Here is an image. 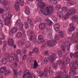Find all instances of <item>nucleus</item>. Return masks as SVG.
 <instances>
[{"mask_svg": "<svg viewBox=\"0 0 78 78\" xmlns=\"http://www.w3.org/2000/svg\"><path fill=\"white\" fill-rule=\"evenodd\" d=\"M3 9L4 11H6L9 10L8 7H4V8H3Z\"/></svg>", "mask_w": 78, "mask_h": 78, "instance_id": "47", "label": "nucleus"}, {"mask_svg": "<svg viewBox=\"0 0 78 78\" xmlns=\"http://www.w3.org/2000/svg\"><path fill=\"white\" fill-rule=\"evenodd\" d=\"M6 44H4L2 48V50H6Z\"/></svg>", "mask_w": 78, "mask_h": 78, "instance_id": "58", "label": "nucleus"}, {"mask_svg": "<svg viewBox=\"0 0 78 78\" xmlns=\"http://www.w3.org/2000/svg\"><path fill=\"white\" fill-rule=\"evenodd\" d=\"M24 25L25 28H28L29 25H28V24L27 22H25L24 23Z\"/></svg>", "mask_w": 78, "mask_h": 78, "instance_id": "46", "label": "nucleus"}, {"mask_svg": "<svg viewBox=\"0 0 78 78\" xmlns=\"http://www.w3.org/2000/svg\"><path fill=\"white\" fill-rule=\"evenodd\" d=\"M55 38L56 41H58V40H59V36H58V35H55Z\"/></svg>", "mask_w": 78, "mask_h": 78, "instance_id": "50", "label": "nucleus"}, {"mask_svg": "<svg viewBox=\"0 0 78 78\" xmlns=\"http://www.w3.org/2000/svg\"><path fill=\"white\" fill-rule=\"evenodd\" d=\"M25 45L26 47H30L31 46V43L29 41H27L26 42Z\"/></svg>", "mask_w": 78, "mask_h": 78, "instance_id": "28", "label": "nucleus"}, {"mask_svg": "<svg viewBox=\"0 0 78 78\" xmlns=\"http://www.w3.org/2000/svg\"><path fill=\"white\" fill-rule=\"evenodd\" d=\"M4 73H5V75H6L7 76H8V75H9V74L10 73L9 71H5V72Z\"/></svg>", "mask_w": 78, "mask_h": 78, "instance_id": "52", "label": "nucleus"}, {"mask_svg": "<svg viewBox=\"0 0 78 78\" xmlns=\"http://www.w3.org/2000/svg\"><path fill=\"white\" fill-rule=\"evenodd\" d=\"M48 62V58H46L44 59V64H47Z\"/></svg>", "mask_w": 78, "mask_h": 78, "instance_id": "33", "label": "nucleus"}, {"mask_svg": "<svg viewBox=\"0 0 78 78\" xmlns=\"http://www.w3.org/2000/svg\"><path fill=\"white\" fill-rule=\"evenodd\" d=\"M17 3L18 5H20L21 6H23L24 5V2H23V0H17Z\"/></svg>", "mask_w": 78, "mask_h": 78, "instance_id": "17", "label": "nucleus"}, {"mask_svg": "<svg viewBox=\"0 0 78 78\" xmlns=\"http://www.w3.org/2000/svg\"><path fill=\"white\" fill-rule=\"evenodd\" d=\"M25 73L23 76V78H32V77L29 76L28 75H30V72L28 70H26L24 71Z\"/></svg>", "mask_w": 78, "mask_h": 78, "instance_id": "9", "label": "nucleus"}, {"mask_svg": "<svg viewBox=\"0 0 78 78\" xmlns=\"http://www.w3.org/2000/svg\"><path fill=\"white\" fill-rule=\"evenodd\" d=\"M42 42L43 44H44V45H45V44H46L47 42V40H44L42 41L41 42H39V43H41Z\"/></svg>", "mask_w": 78, "mask_h": 78, "instance_id": "53", "label": "nucleus"}, {"mask_svg": "<svg viewBox=\"0 0 78 78\" xmlns=\"http://www.w3.org/2000/svg\"><path fill=\"white\" fill-rule=\"evenodd\" d=\"M37 72L38 73H39L40 76H44L47 77L48 75V72L50 75H51L54 72L53 69H51V67H49L48 68H46L44 69V73H43V71H41V69H39L37 70Z\"/></svg>", "mask_w": 78, "mask_h": 78, "instance_id": "2", "label": "nucleus"}, {"mask_svg": "<svg viewBox=\"0 0 78 78\" xmlns=\"http://www.w3.org/2000/svg\"><path fill=\"white\" fill-rule=\"evenodd\" d=\"M7 19H9V20H10L11 19V17H12V15L8 14V15H7Z\"/></svg>", "mask_w": 78, "mask_h": 78, "instance_id": "43", "label": "nucleus"}, {"mask_svg": "<svg viewBox=\"0 0 78 78\" xmlns=\"http://www.w3.org/2000/svg\"><path fill=\"white\" fill-rule=\"evenodd\" d=\"M0 2L2 5H3L4 6H7L8 5V1L5 0H0Z\"/></svg>", "mask_w": 78, "mask_h": 78, "instance_id": "16", "label": "nucleus"}, {"mask_svg": "<svg viewBox=\"0 0 78 78\" xmlns=\"http://www.w3.org/2000/svg\"><path fill=\"white\" fill-rule=\"evenodd\" d=\"M33 66L34 69H36L37 68L38 65L37 63V61H36V60H35L34 61Z\"/></svg>", "mask_w": 78, "mask_h": 78, "instance_id": "23", "label": "nucleus"}, {"mask_svg": "<svg viewBox=\"0 0 78 78\" xmlns=\"http://www.w3.org/2000/svg\"><path fill=\"white\" fill-rule=\"evenodd\" d=\"M55 27L56 28L59 27V24H56L54 26V28H55Z\"/></svg>", "mask_w": 78, "mask_h": 78, "instance_id": "62", "label": "nucleus"}, {"mask_svg": "<svg viewBox=\"0 0 78 78\" xmlns=\"http://www.w3.org/2000/svg\"><path fill=\"white\" fill-rule=\"evenodd\" d=\"M74 56L75 57H76V58H77V57H78V52H77L76 53H75L74 55Z\"/></svg>", "mask_w": 78, "mask_h": 78, "instance_id": "64", "label": "nucleus"}, {"mask_svg": "<svg viewBox=\"0 0 78 78\" xmlns=\"http://www.w3.org/2000/svg\"><path fill=\"white\" fill-rule=\"evenodd\" d=\"M25 13L26 14H30V9L28 8H26V10H25Z\"/></svg>", "mask_w": 78, "mask_h": 78, "instance_id": "25", "label": "nucleus"}, {"mask_svg": "<svg viewBox=\"0 0 78 78\" xmlns=\"http://www.w3.org/2000/svg\"><path fill=\"white\" fill-rule=\"evenodd\" d=\"M57 64H61V65H64V62H62V61L61 59L58 60L57 61Z\"/></svg>", "mask_w": 78, "mask_h": 78, "instance_id": "31", "label": "nucleus"}, {"mask_svg": "<svg viewBox=\"0 0 78 78\" xmlns=\"http://www.w3.org/2000/svg\"><path fill=\"white\" fill-rule=\"evenodd\" d=\"M2 64H5L7 63V62L6 61V59H3L2 61Z\"/></svg>", "mask_w": 78, "mask_h": 78, "instance_id": "42", "label": "nucleus"}, {"mask_svg": "<svg viewBox=\"0 0 78 78\" xmlns=\"http://www.w3.org/2000/svg\"><path fill=\"white\" fill-rule=\"evenodd\" d=\"M18 44L19 46L21 47L23 46V45L24 44V42L22 41H19L18 42Z\"/></svg>", "mask_w": 78, "mask_h": 78, "instance_id": "38", "label": "nucleus"}, {"mask_svg": "<svg viewBox=\"0 0 78 78\" xmlns=\"http://www.w3.org/2000/svg\"><path fill=\"white\" fill-rule=\"evenodd\" d=\"M55 8L57 10H59L61 9V5H57L55 7Z\"/></svg>", "mask_w": 78, "mask_h": 78, "instance_id": "40", "label": "nucleus"}, {"mask_svg": "<svg viewBox=\"0 0 78 78\" xmlns=\"http://www.w3.org/2000/svg\"><path fill=\"white\" fill-rule=\"evenodd\" d=\"M34 33V32L33 31H32L30 30H28L27 31V36L30 37V41L34 39V36L32 35Z\"/></svg>", "mask_w": 78, "mask_h": 78, "instance_id": "5", "label": "nucleus"}, {"mask_svg": "<svg viewBox=\"0 0 78 78\" xmlns=\"http://www.w3.org/2000/svg\"><path fill=\"white\" fill-rule=\"evenodd\" d=\"M64 44L65 47H67V50L68 51H70V45H72V43L69 41H66L64 42Z\"/></svg>", "mask_w": 78, "mask_h": 78, "instance_id": "7", "label": "nucleus"}, {"mask_svg": "<svg viewBox=\"0 0 78 78\" xmlns=\"http://www.w3.org/2000/svg\"><path fill=\"white\" fill-rule=\"evenodd\" d=\"M61 50L64 52H66V48L64 46H62L61 47Z\"/></svg>", "mask_w": 78, "mask_h": 78, "instance_id": "48", "label": "nucleus"}, {"mask_svg": "<svg viewBox=\"0 0 78 78\" xmlns=\"http://www.w3.org/2000/svg\"><path fill=\"white\" fill-rule=\"evenodd\" d=\"M52 67L55 69H57V67H58V66L57 65H55V64H54L52 65Z\"/></svg>", "mask_w": 78, "mask_h": 78, "instance_id": "59", "label": "nucleus"}, {"mask_svg": "<svg viewBox=\"0 0 78 78\" xmlns=\"http://www.w3.org/2000/svg\"><path fill=\"white\" fill-rule=\"evenodd\" d=\"M48 37L49 38V39L50 38H52L53 37L52 36V35L51 34H49V35H48Z\"/></svg>", "mask_w": 78, "mask_h": 78, "instance_id": "60", "label": "nucleus"}, {"mask_svg": "<svg viewBox=\"0 0 78 78\" xmlns=\"http://www.w3.org/2000/svg\"><path fill=\"white\" fill-rule=\"evenodd\" d=\"M75 27L72 26V27H70L69 28V31H74V30H75Z\"/></svg>", "mask_w": 78, "mask_h": 78, "instance_id": "39", "label": "nucleus"}, {"mask_svg": "<svg viewBox=\"0 0 78 78\" xmlns=\"http://www.w3.org/2000/svg\"><path fill=\"white\" fill-rule=\"evenodd\" d=\"M4 37V35L2 33H0V39H2Z\"/></svg>", "mask_w": 78, "mask_h": 78, "instance_id": "54", "label": "nucleus"}, {"mask_svg": "<svg viewBox=\"0 0 78 78\" xmlns=\"http://www.w3.org/2000/svg\"><path fill=\"white\" fill-rule=\"evenodd\" d=\"M18 29L17 27H14L12 29V33H15L17 31Z\"/></svg>", "mask_w": 78, "mask_h": 78, "instance_id": "30", "label": "nucleus"}, {"mask_svg": "<svg viewBox=\"0 0 78 78\" xmlns=\"http://www.w3.org/2000/svg\"><path fill=\"white\" fill-rule=\"evenodd\" d=\"M45 23L47 25H52V21L50 20L48 18H46L44 20Z\"/></svg>", "mask_w": 78, "mask_h": 78, "instance_id": "10", "label": "nucleus"}, {"mask_svg": "<svg viewBox=\"0 0 78 78\" xmlns=\"http://www.w3.org/2000/svg\"><path fill=\"white\" fill-rule=\"evenodd\" d=\"M4 22L5 25H9V24H10L11 20H9V19L6 18L4 20Z\"/></svg>", "mask_w": 78, "mask_h": 78, "instance_id": "15", "label": "nucleus"}, {"mask_svg": "<svg viewBox=\"0 0 78 78\" xmlns=\"http://www.w3.org/2000/svg\"><path fill=\"white\" fill-rule=\"evenodd\" d=\"M8 44L11 47L14 45V40L12 38H9L8 41Z\"/></svg>", "mask_w": 78, "mask_h": 78, "instance_id": "11", "label": "nucleus"}, {"mask_svg": "<svg viewBox=\"0 0 78 78\" xmlns=\"http://www.w3.org/2000/svg\"><path fill=\"white\" fill-rule=\"evenodd\" d=\"M44 55H47L48 56V55H49V51H46L44 52L43 53Z\"/></svg>", "mask_w": 78, "mask_h": 78, "instance_id": "51", "label": "nucleus"}, {"mask_svg": "<svg viewBox=\"0 0 78 78\" xmlns=\"http://www.w3.org/2000/svg\"><path fill=\"white\" fill-rule=\"evenodd\" d=\"M3 27V22L1 20H0V28Z\"/></svg>", "mask_w": 78, "mask_h": 78, "instance_id": "57", "label": "nucleus"}, {"mask_svg": "<svg viewBox=\"0 0 78 78\" xmlns=\"http://www.w3.org/2000/svg\"><path fill=\"white\" fill-rule=\"evenodd\" d=\"M6 71V67H2L0 69V73H4Z\"/></svg>", "mask_w": 78, "mask_h": 78, "instance_id": "12", "label": "nucleus"}, {"mask_svg": "<svg viewBox=\"0 0 78 78\" xmlns=\"http://www.w3.org/2000/svg\"><path fill=\"white\" fill-rule=\"evenodd\" d=\"M38 7H40V11L45 16H48L53 13V8H54L53 6H48L44 9V7L45 6V3L43 2L39 3L38 4Z\"/></svg>", "mask_w": 78, "mask_h": 78, "instance_id": "1", "label": "nucleus"}, {"mask_svg": "<svg viewBox=\"0 0 78 78\" xmlns=\"http://www.w3.org/2000/svg\"><path fill=\"white\" fill-rule=\"evenodd\" d=\"M19 5L17 3H16L15 5V8L16 11H19L20 10V7L19 6Z\"/></svg>", "mask_w": 78, "mask_h": 78, "instance_id": "20", "label": "nucleus"}, {"mask_svg": "<svg viewBox=\"0 0 78 78\" xmlns=\"http://www.w3.org/2000/svg\"><path fill=\"white\" fill-rule=\"evenodd\" d=\"M33 51L34 54H37L39 51V49L37 48H34L33 49Z\"/></svg>", "mask_w": 78, "mask_h": 78, "instance_id": "24", "label": "nucleus"}, {"mask_svg": "<svg viewBox=\"0 0 78 78\" xmlns=\"http://www.w3.org/2000/svg\"><path fill=\"white\" fill-rule=\"evenodd\" d=\"M20 23H21V21L20 20H17L16 23V27H19L20 25Z\"/></svg>", "mask_w": 78, "mask_h": 78, "instance_id": "32", "label": "nucleus"}, {"mask_svg": "<svg viewBox=\"0 0 78 78\" xmlns=\"http://www.w3.org/2000/svg\"><path fill=\"white\" fill-rule=\"evenodd\" d=\"M70 59L69 57H67L66 59V64H68L70 62Z\"/></svg>", "mask_w": 78, "mask_h": 78, "instance_id": "36", "label": "nucleus"}, {"mask_svg": "<svg viewBox=\"0 0 78 78\" xmlns=\"http://www.w3.org/2000/svg\"><path fill=\"white\" fill-rule=\"evenodd\" d=\"M58 35L60 37H61V38H62V37H64V32L60 31H59L58 33Z\"/></svg>", "mask_w": 78, "mask_h": 78, "instance_id": "22", "label": "nucleus"}, {"mask_svg": "<svg viewBox=\"0 0 78 78\" xmlns=\"http://www.w3.org/2000/svg\"><path fill=\"white\" fill-rule=\"evenodd\" d=\"M38 42H42V41H43V38H42V36L41 35H40L38 36Z\"/></svg>", "mask_w": 78, "mask_h": 78, "instance_id": "27", "label": "nucleus"}, {"mask_svg": "<svg viewBox=\"0 0 78 78\" xmlns=\"http://www.w3.org/2000/svg\"><path fill=\"white\" fill-rule=\"evenodd\" d=\"M62 11H67V8L66 7H64L62 8Z\"/></svg>", "mask_w": 78, "mask_h": 78, "instance_id": "49", "label": "nucleus"}, {"mask_svg": "<svg viewBox=\"0 0 78 78\" xmlns=\"http://www.w3.org/2000/svg\"><path fill=\"white\" fill-rule=\"evenodd\" d=\"M49 2L52 5H56L58 4L57 0H50Z\"/></svg>", "mask_w": 78, "mask_h": 78, "instance_id": "21", "label": "nucleus"}, {"mask_svg": "<svg viewBox=\"0 0 78 78\" xmlns=\"http://www.w3.org/2000/svg\"><path fill=\"white\" fill-rule=\"evenodd\" d=\"M27 22L29 24H31V23H32V19L30 18L27 19Z\"/></svg>", "mask_w": 78, "mask_h": 78, "instance_id": "44", "label": "nucleus"}, {"mask_svg": "<svg viewBox=\"0 0 78 78\" xmlns=\"http://www.w3.org/2000/svg\"><path fill=\"white\" fill-rule=\"evenodd\" d=\"M27 51V49L25 48H23L22 50V52L23 54H26Z\"/></svg>", "mask_w": 78, "mask_h": 78, "instance_id": "41", "label": "nucleus"}, {"mask_svg": "<svg viewBox=\"0 0 78 78\" xmlns=\"http://www.w3.org/2000/svg\"><path fill=\"white\" fill-rule=\"evenodd\" d=\"M27 55H24L23 58V60H25L27 58Z\"/></svg>", "mask_w": 78, "mask_h": 78, "instance_id": "63", "label": "nucleus"}, {"mask_svg": "<svg viewBox=\"0 0 78 78\" xmlns=\"http://www.w3.org/2000/svg\"><path fill=\"white\" fill-rule=\"evenodd\" d=\"M37 20L38 22H41L42 21V20H41V18L39 17H37Z\"/></svg>", "mask_w": 78, "mask_h": 78, "instance_id": "56", "label": "nucleus"}, {"mask_svg": "<svg viewBox=\"0 0 78 78\" xmlns=\"http://www.w3.org/2000/svg\"><path fill=\"white\" fill-rule=\"evenodd\" d=\"M58 55L59 56V57H61L62 56V53L61 52V51H59L58 52Z\"/></svg>", "mask_w": 78, "mask_h": 78, "instance_id": "45", "label": "nucleus"}, {"mask_svg": "<svg viewBox=\"0 0 78 78\" xmlns=\"http://www.w3.org/2000/svg\"><path fill=\"white\" fill-rule=\"evenodd\" d=\"M57 44V42L56 40H50L47 43L48 46L51 47V46H53L55 45L56 44Z\"/></svg>", "mask_w": 78, "mask_h": 78, "instance_id": "6", "label": "nucleus"}, {"mask_svg": "<svg viewBox=\"0 0 78 78\" xmlns=\"http://www.w3.org/2000/svg\"><path fill=\"white\" fill-rule=\"evenodd\" d=\"M51 18L54 21V22H55V23H56L57 22V21H58V19H57V18L55 17V16H51Z\"/></svg>", "mask_w": 78, "mask_h": 78, "instance_id": "29", "label": "nucleus"}, {"mask_svg": "<svg viewBox=\"0 0 78 78\" xmlns=\"http://www.w3.org/2000/svg\"><path fill=\"white\" fill-rule=\"evenodd\" d=\"M8 15V13H7L6 14H3L2 16V20H5V19H6V18L7 17V15Z\"/></svg>", "mask_w": 78, "mask_h": 78, "instance_id": "35", "label": "nucleus"}, {"mask_svg": "<svg viewBox=\"0 0 78 78\" xmlns=\"http://www.w3.org/2000/svg\"><path fill=\"white\" fill-rule=\"evenodd\" d=\"M72 20L74 22H76L78 20V16L77 15H75L72 17Z\"/></svg>", "mask_w": 78, "mask_h": 78, "instance_id": "18", "label": "nucleus"}, {"mask_svg": "<svg viewBox=\"0 0 78 78\" xmlns=\"http://www.w3.org/2000/svg\"><path fill=\"white\" fill-rule=\"evenodd\" d=\"M22 33L20 32H19L17 33V37L20 38V37H22Z\"/></svg>", "mask_w": 78, "mask_h": 78, "instance_id": "37", "label": "nucleus"}, {"mask_svg": "<svg viewBox=\"0 0 78 78\" xmlns=\"http://www.w3.org/2000/svg\"><path fill=\"white\" fill-rule=\"evenodd\" d=\"M13 70L15 76H17V74L20 75L22 74V71H21V70H19V72H17V70H16V69H13Z\"/></svg>", "mask_w": 78, "mask_h": 78, "instance_id": "13", "label": "nucleus"}, {"mask_svg": "<svg viewBox=\"0 0 78 78\" xmlns=\"http://www.w3.org/2000/svg\"><path fill=\"white\" fill-rule=\"evenodd\" d=\"M77 61H74L73 62H72L69 64V66L71 67V71L69 72L70 76H72V75L75 76V75H76V72H75V71L77 68L75 63H76Z\"/></svg>", "mask_w": 78, "mask_h": 78, "instance_id": "3", "label": "nucleus"}, {"mask_svg": "<svg viewBox=\"0 0 78 78\" xmlns=\"http://www.w3.org/2000/svg\"><path fill=\"white\" fill-rule=\"evenodd\" d=\"M9 56V53H6L5 54V57L6 58H8Z\"/></svg>", "mask_w": 78, "mask_h": 78, "instance_id": "55", "label": "nucleus"}, {"mask_svg": "<svg viewBox=\"0 0 78 78\" xmlns=\"http://www.w3.org/2000/svg\"><path fill=\"white\" fill-rule=\"evenodd\" d=\"M76 13V9L73 8H70L68 9V11L67 12L65 16L64 19L65 20H67L69 17L70 15H74Z\"/></svg>", "mask_w": 78, "mask_h": 78, "instance_id": "4", "label": "nucleus"}, {"mask_svg": "<svg viewBox=\"0 0 78 78\" xmlns=\"http://www.w3.org/2000/svg\"><path fill=\"white\" fill-rule=\"evenodd\" d=\"M39 27L40 30H43L45 28V24L44 23H40L39 25Z\"/></svg>", "mask_w": 78, "mask_h": 78, "instance_id": "14", "label": "nucleus"}, {"mask_svg": "<svg viewBox=\"0 0 78 78\" xmlns=\"http://www.w3.org/2000/svg\"><path fill=\"white\" fill-rule=\"evenodd\" d=\"M18 65V64L16 62H14L13 63H12L11 65V66H12V67H17V66Z\"/></svg>", "mask_w": 78, "mask_h": 78, "instance_id": "34", "label": "nucleus"}, {"mask_svg": "<svg viewBox=\"0 0 78 78\" xmlns=\"http://www.w3.org/2000/svg\"><path fill=\"white\" fill-rule=\"evenodd\" d=\"M57 14L58 16H59V17H61V18L64 17V15H63V14H62V12H61V11H58L57 12Z\"/></svg>", "mask_w": 78, "mask_h": 78, "instance_id": "19", "label": "nucleus"}, {"mask_svg": "<svg viewBox=\"0 0 78 78\" xmlns=\"http://www.w3.org/2000/svg\"><path fill=\"white\" fill-rule=\"evenodd\" d=\"M16 53H17V54H21V52H20V50L18 49L16 51Z\"/></svg>", "mask_w": 78, "mask_h": 78, "instance_id": "61", "label": "nucleus"}, {"mask_svg": "<svg viewBox=\"0 0 78 78\" xmlns=\"http://www.w3.org/2000/svg\"><path fill=\"white\" fill-rule=\"evenodd\" d=\"M55 56V54L54 53H52L51 55H49V59L50 60V62H51L52 63H53Z\"/></svg>", "mask_w": 78, "mask_h": 78, "instance_id": "8", "label": "nucleus"}, {"mask_svg": "<svg viewBox=\"0 0 78 78\" xmlns=\"http://www.w3.org/2000/svg\"><path fill=\"white\" fill-rule=\"evenodd\" d=\"M14 58L13 57H10L9 58V62L12 63L14 62Z\"/></svg>", "mask_w": 78, "mask_h": 78, "instance_id": "26", "label": "nucleus"}]
</instances>
